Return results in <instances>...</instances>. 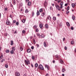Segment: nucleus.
Segmentation results:
<instances>
[{
  "label": "nucleus",
  "instance_id": "nucleus-1",
  "mask_svg": "<svg viewBox=\"0 0 76 76\" xmlns=\"http://www.w3.org/2000/svg\"><path fill=\"white\" fill-rule=\"evenodd\" d=\"M25 63L26 66H28L29 64H30V62L29 60H25Z\"/></svg>",
  "mask_w": 76,
  "mask_h": 76
},
{
  "label": "nucleus",
  "instance_id": "nucleus-2",
  "mask_svg": "<svg viewBox=\"0 0 76 76\" xmlns=\"http://www.w3.org/2000/svg\"><path fill=\"white\" fill-rule=\"evenodd\" d=\"M15 75L16 76H20V73L18 72H15Z\"/></svg>",
  "mask_w": 76,
  "mask_h": 76
},
{
  "label": "nucleus",
  "instance_id": "nucleus-3",
  "mask_svg": "<svg viewBox=\"0 0 76 76\" xmlns=\"http://www.w3.org/2000/svg\"><path fill=\"white\" fill-rule=\"evenodd\" d=\"M6 23L7 25H10V22L8 20H7L6 21Z\"/></svg>",
  "mask_w": 76,
  "mask_h": 76
},
{
  "label": "nucleus",
  "instance_id": "nucleus-4",
  "mask_svg": "<svg viewBox=\"0 0 76 76\" xmlns=\"http://www.w3.org/2000/svg\"><path fill=\"white\" fill-rule=\"evenodd\" d=\"M44 6L45 7V6H47V4H48V3H47V1H45V2H44Z\"/></svg>",
  "mask_w": 76,
  "mask_h": 76
},
{
  "label": "nucleus",
  "instance_id": "nucleus-5",
  "mask_svg": "<svg viewBox=\"0 0 76 76\" xmlns=\"http://www.w3.org/2000/svg\"><path fill=\"white\" fill-rule=\"evenodd\" d=\"M39 66V69H41V70H44V68L42 65H40Z\"/></svg>",
  "mask_w": 76,
  "mask_h": 76
},
{
  "label": "nucleus",
  "instance_id": "nucleus-6",
  "mask_svg": "<svg viewBox=\"0 0 76 76\" xmlns=\"http://www.w3.org/2000/svg\"><path fill=\"white\" fill-rule=\"evenodd\" d=\"M47 19H49L50 20H51V18L50 17V16L49 15L47 17V18L46 19V20H47Z\"/></svg>",
  "mask_w": 76,
  "mask_h": 76
},
{
  "label": "nucleus",
  "instance_id": "nucleus-7",
  "mask_svg": "<svg viewBox=\"0 0 76 76\" xmlns=\"http://www.w3.org/2000/svg\"><path fill=\"white\" fill-rule=\"evenodd\" d=\"M3 58V54L1 53V56H0V60H1Z\"/></svg>",
  "mask_w": 76,
  "mask_h": 76
},
{
  "label": "nucleus",
  "instance_id": "nucleus-8",
  "mask_svg": "<svg viewBox=\"0 0 76 76\" xmlns=\"http://www.w3.org/2000/svg\"><path fill=\"white\" fill-rule=\"evenodd\" d=\"M57 9L59 11L61 10V8L60 7V6L58 5H57Z\"/></svg>",
  "mask_w": 76,
  "mask_h": 76
},
{
  "label": "nucleus",
  "instance_id": "nucleus-9",
  "mask_svg": "<svg viewBox=\"0 0 76 76\" xmlns=\"http://www.w3.org/2000/svg\"><path fill=\"white\" fill-rule=\"evenodd\" d=\"M62 72L63 73H64L66 72V69L64 68H63L62 69Z\"/></svg>",
  "mask_w": 76,
  "mask_h": 76
},
{
  "label": "nucleus",
  "instance_id": "nucleus-10",
  "mask_svg": "<svg viewBox=\"0 0 76 76\" xmlns=\"http://www.w3.org/2000/svg\"><path fill=\"white\" fill-rule=\"evenodd\" d=\"M45 15V12H43L41 14V15L42 16H43V17H44V15Z\"/></svg>",
  "mask_w": 76,
  "mask_h": 76
},
{
  "label": "nucleus",
  "instance_id": "nucleus-11",
  "mask_svg": "<svg viewBox=\"0 0 76 76\" xmlns=\"http://www.w3.org/2000/svg\"><path fill=\"white\" fill-rule=\"evenodd\" d=\"M5 52L6 53H9L10 51H9V50L7 49L5 50Z\"/></svg>",
  "mask_w": 76,
  "mask_h": 76
},
{
  "label": "nucleus",
  "instance_id": "nucleus-12",
  "mask_svg": "<svg viewBox=\"0 0 76 76\" xmlns=\"http://www.w3.org/2000/svg\"><path fill=\"white\" fill-rule=\"evenodd\" d=\"M16 50V48L15 47H13L12 48V50L13 51H15Z\"/></svg>",
  "mask_w": 76,
  "mask_h": 76
},
{
  "label": "nucleus",
  "instance_id": "nucleus-13",
  "mask_svg": "<svg viewBox=\"0 0 76 76\" xmlns=\"http://www.w3.org/2000/svg\"><path fill=\"white\" fill-rule=\"evenodd\" d=\"M60 62L61 64H64V61H63L62 60H60Z\"/></svg>",
  "mask_w": 76,
  "mask_h": 76
},
{
  "label": "nucleus",
  "instance_id": "nucleus-14",
  "mask_svg": "<svg viewBox=\"0 0 76 76\" xmlns=\"http://www.w3.org/2000/svg\"><path fill=\"white\" fill-rule=\"evenodd\" d=\"M58 23H60L59 24L60 27H61V26H62V24H61V22L60 23L59 22V21H58Z\"/></svg>",
  "mask_w": 76,
  "mask_h": 76
},
{
  "label": "nucleus",
  "instance_id": "nucleus-15",
  "mask_svg": "<svg viewBox=\"0 0 76 76\" xmlns=\"http://www.w3.org/2000/svg\"><path fill=\"white\" fill-rule=\"evenodd\" d=\"M29 12V11H28V9H26L25 11V12L26 13H28Z\"/></svg>",
  "mask_w": 76,
  "mask_h": 76
},
{
  "label": "nucleus",
  "instance_id": "nucleus-16",
  "mask_svg": "<svg viewBox=\"0 0 76 76\" xmlns=\"http://www.w3.org/2000/svg\"><path fill=\"white\" fill-rule=\"evenodd\" d=\"M45 27L46 28L48 29V25L47 24H46L45 25Z\"/></svg>",
  "mask_w": 76,
  "mask_h": 76
},
{
  "label": "nucleus",
  "instance_id": "nucleus-17",
  "mask_svg": "<svg viewBox=\"0 0 76 76\" xmlns=\"http://www.w3.org/2000/svg\"><path fill=\"white\" fill-rule=\"evenodd\" d=\"M72 18L73 20H75V17L74 15H72Z\"/></svg>",
  "mask_w": 76,
  "mask_h": 76
},
{
  "label": "nucleus",
  "instance_id": "nucleus-18",
  "mask_svg": "<svg viewBox=\"0 0 76 76\" xmlns=\"http://www.w3.org/2000/svg\"><path fill=\"white\" fill-rule=\"evenodd\" d=\"M37 16H39V12L38 10H37Z\"/></svg>",
  "mask_w": 76,
  "mask_h": 76
},
{
  "label": "nucleus",
  "instance_id": "nucleus-19",
  "mask_svg": "<svg viewBox=\"0 0 76 76\" xmlns=\"http://www.w3.org/2000/svg\"><path fill=\"white\" fill-rule=\"evenodd\" d=\"M45 68H47L48 70H49V67H48V66L47 65H46L45 66Z\"/></svg>",
  "mask_w": 76,
  "mask_h": 76
},
{
  "label": "nucleus",
  "instance_id": "nucleus-20",
  "mask_svg": "<svg viewBox=\"0 0 76 76\" xmlns=\"http://www.w3.org/2000/svg\"><path fill=\"white\" fill-rule=\"evenodd\" d=\"M44 47H46L47 46V44L46 43V42H44Z\"/></svg>",
  "mask_w": 76,
  "mask_h": 76
},
{
  "label": "nucleus",
  "instance_id": "nucleus-21",
  "mask_svg": "<svg viewBox=\"0 0 76 76\" xmlns=\"http://www.w3.org/2000/svg\"><path fill=\"white\" fill-rule=\"evenodd\" d=\"M31 49H28L27 50V53H30L31 51Z\"/></svg>",
  "mask_w": 76,
  "mask_h": 76
},
{
  "label": "nucleus",
  "instance_id": "nucleus-22",
  "mask_svg": "<svg viewBox=\"0 0 76 76\" xmlns=\"http://www.w3.org/2000/svg\"><path fill=\"white\" fill-rule=\"evenodd\" d=\"M31 2H28V6H31Z\"/></svg>",
  "mask_w": 76,
  "mask_h": 76
},
{
  "label": "nucleus",
  "instance_id": "nucleus-23",
  "mask_svg": "<svg viewBox=\"0 0 76 76\" xmlns=\"http://www.w3.org/2000/svg\"><path fill=\"white\" fill-rule=\"evenodd\" d=\"M10 44L11 45H13V40H11V41Z\"/></svg>",
  "mask_w": 76,
  "mask_h": 76
},
{
  "label": "nucleus",
  "instance_id": "nucleus-24",
  "mask_svg": "<svg viewBox=\"0 0 76 76\" xmlns=\"http://www.w3.org/2000/svg\"><path fill=\"white\" fill-rule=\"evenodd\" d=\"M14 4L15 5L16 4V1L15 0H12Z\"/></svg>",
  "mask_w": 76,
  "mask_h": 76
},
{
  "label": "nucleus",
  "instance_id": "nucleus-25",
  "mask_svg": "<svg viewBox=\"0 0 76 76\" xmlns=\"http://www.w3.org/2000/svg\"><path fill=\"white\" fill-rule=\"evenodd\" d=\"M33 41L34 44H35V43H36V42H35V40L34 39H33Z\"/></svg>",
  "mask_w": 76,
  "mask_h": 76
},
{
  "label": "nucleus",
  "instance_id": "nucleus-26",
  "mask_svg": "<svg viewBox=\"0 0 76 76\" xmlns=\"http://www.w3.org/2000/svg\"><path fill=\"white\" fill-rule=\"evenodd\" d=\"M39 27L40 28H41L42 27V24H40L39 25Z\"/></svg>",
  "mask_w": 76,
  "mask_h": 76
},
{
  "label": "nucleus",
  "instance_id": "nucleus-27",
  "mask_svg": "<svg viewBox=\"0 0 76 76\" xmlns=\"http://www.w3.org/2000/svg\"><path fill=\"white\" fill-rule=\"evenodd\" d=\"M55 5L56 7V9H57V3H55Z\"/></svg>",
  "mask_w": 76,
  "mask_h": 76
},
{
  "label": "nucleus",
  "instance_id": "nucleus-28",
  "mask_svg": "<svg viewBox=\"0 0 76 76\" xmlns=\"http://www.w3.org/2000/svg\"><path fill=\"white\" fill-rule=\"evenodd\" d=\"M25 32H26V31H25V30H23L22 31V34H25Z\"/></svg>",
  "mask_w": 76,
  "mask_h": 76
},
{
  "label": "nucleus",
  "instance_id": "nucleus-29",
  "mask_svg": "<svg viewBox=\"0 0 76 76\" xmlns=\"http://www.w3.org/2000/svg\"><path fill=\"white\" fill-rule=\"evenodd\" d=\"M41 37H42V38H44V37H45V35L43 34H42L41 35Z\"/></svg>",
  "mask_w": 76,
  "mask_h": 76
},
{
  "label": "nucleus",
  "instance_id": "nucleus-30",
  "mask_svg": "<svg viewBox=\"0 0 76 76\" xmlns=\"http://www.w3.org/2000/svg\"><path fill=\"white\" fill-rule=\"evenodd\" d=\"M38 64L37 63H36L35 64V66L36 67H38Z\"/></svg>",
  "mask_w": 76,
  "mask_h": 76
},
{
  "label": "nucleus",
  "instance_id": "nucleus-31",
  "mask_svg": "<svg viewBox=\"0 0 76 76\" xmlns=\"http://www.w3.org/2000/svg\"><path fill=\"white\" fill-rule=\"evenodd\" d=\"M75 4H72V7L73 8V7H75Z\"/></svg>",
  "mask_w": 76,
  "mask_h": 76
},
{
  "label": "nucleus",
  "instance_id": "nucleus-32",
  "mask_svg": "<svg viewBox=\"0 0 76 76\" xmlns=\"http://www.w3.org/2000/svg\"><path fill=\"white\" fill-rule=\"evenodd\" d=\"M66 24L68 26H70V23H69L68 22H66Z\"/></svg>",
  "mask_w": 76,
  "mask_h": 76
},
{
  "label": "nucleus",
  "instance_id": "nucleus-33",
  "mask_svg": "<svg viewBox=\"0 0 76 76\" xmlns=\"http://www.w3.org/2000/svg\"><path fill=\"white\" fill-rule=\"evenodd\" d=\"M53 20H56V17H53Z\"/></svg>",
  "mask_w": 76,
  "mask_h": 76
},
{
  "label": "nucleus",
  "instance_id": "nucleus-34",
  "mask_svg": "<svg viewBox=\"0 0 76 76\" xmlns=\"http://www.w3.org/2000/svg\"><path fill=\"white\" fill-rule=\"evenodd\" d=\"M20 51L23 50V48H22V47H20Z\"/></svg>",
  "mask_w": 76,
  "mask_h": 76
},
{
  "label": "nucleus",
  "instance_id": "nucleus-35",
  "mask_svg": "<svg viewBox=\"0 0 76 76\" xmlns=\"http://www.w3.org/2000/svg\"><path fill=\"white\" fill-rule=\"evenodd\" d=\"M10 53L11 54H13V53H14V52H13V50H12L11 51H10Z\"/></svg>",
  "mask_w": 76,
  "mask_h": 76
},
{
  "label": "nucleus",
  "instance_id": "nucleus-36",
  "mask_svg": "<svg viewBox=\"0 0 76 76\" xmlns=\"http://www.w3.org/2000/svg\"><path fill=\"white\" fill-rule=\"evenodd\" d=\"M42 8L40 9L39 10V12H42Z\"/></svg>",
  "mask_w": 76,
  "mask_h": 76
},
{
  "label": "nucleus",
  "instance_id": "nucleus-37",
  "mask_svg": "<svg viewBox=\"0 0 76 76\" xmlns=\"http://www.w3.org/2000/svg\"><path fill=\"white\" fill-rule=\"evenodd\" d=\"M22 22L23 23H25V20L24 19L23 20H22Z\"/></svg>",
  "mask_w": 76,
  "mask_h": 76
},
{
  "label": "nucleus",
  "instance_id": "nucleus-38",
  "mask_svg": "<svg viewBox=\"0 0 76 76\" xmlns=\"http://www.w3.org/2000/svg\"><path fill=\"white\" fill-rule=\"evenodd\" d=\"M5 67H6V68H8V65H7V64H5Z\"/></svg>",
  "mask_w": 76,
  "mask_h": 76
},
{
  "label": "nucleus",
  "instance_id": "nucleus-39",
  "mask_svg": "<svg viewBox=\"0 0 76 76\" xmlns=\"http://www.w3.org/2000/svg\"><path fill=\"white\" fill-rule=\"evenodd\" d=\"M34 16V12H32V16L33 17Z\"/></svg>",
  "mask_w": 76,
  "mask_h": 76
},
{
  "label": "nucleus",
  "instance_id": "nucleus-40",
  "mask_svg": "<svg viewBox=\"0 0 76 76\" xmlns=\"http://www.w3.org/2000/svg\"><path fill=\"white\" fill-rule=\"evenodd\" d=\"M71 44H74V41H72L71 42Z\"/></svg>",
  "mask_w": 76,
  "mask_h": 76
},
{
  "label": "nucleus",
  "instance_id": "nucleus-41",
  "mask_svg": "<svg viewBox=\"0 0 76 76\" xmlns=\"http://www.w3.org/2000/svg\"><path fill=\"white\" fill-rule=\"evenodd\" d=\"M4 60H5L4 59H2L1 61V63H3V62L4 61Z\"/></svg>",
  "mask_w": 76,
  "mask_h": 76
},
{
  "label": "nucleus",
  "instance_id": "nucleus-42",
  "mask_svg": "<svg viewBox=\"0 0 76 76\" xmlns=\"http://www.w3.org/2000/svg\"><path fill=\"white\" fill-rule=\"evenodd\" d=\"M61 0H58V3H60V2H61Z\"/></svg>",
  "mask_w": 76,
  "mask_h": 76
},
{
  "label": "nucleus",
  "instance_id": "nucleus-43",
  "mask_svg": "<svg viewBox=\"0 0 76 76\" xmlns=\"http://www.w3.org/2000/svg\"><path fill=\"white\" fill-rule=\"evenodd\" d=\"M31 48L32 50H34V46H32L31 47Z\"/></svg>",
  "mask_w": 76,
  "mask_h": 76
},
{
  "label": "nucleus",
  "instance_id": "nucleus-44",
  "mask_svg": "<svg viewBox=\"0 0 76 76\" xmlns=\"http://www.w3.org/2000/svg\"><path fill=\"white\" fill-rule=\"evenodd\" d=\"M63 2H62L60 4V5L61 6H63Z\"/></svg>",
  "mask_w": 76,
  "mask_h": 76
},
{
  "label": "nucleus",
  "instance_id": "nucleus-45",
  "mask_svg": "<svg viewBox=\"0 0 76 76\" xmlns=\"http://www.w3.org/2000/svg\"><path fill=\"white\" fill-rule=\"evenodd\" d=\"M55 58H56V60H57V55H56V56H55Z\"/></svg>",
  "mask_w": 76,
  "mask_h": 76
},
{
  "label": "nucleus",
  "instance_id": "nucleus-46",
  "mask_svg": "<svg viewBox=\"0 0 76 76\" xmlns=\"http://www.w3.org/2000/svg\"><path fill=\"white\" fill-rule=\"evenodd\" d=\"M32 58L33 60H34V59H35V57L33 56H32Z\"/></svg>",
  "mask_w": 76,
  "mask_h": 76
},
{
  "label": "nucleus",
  "instance_id": "nucleus-47",
  "mask_svg": "<svg viewBox=\"0 0 76 76\" xmlns=\"http://www.w3.org/2000/svg\"><path fill=\"white\" fill-rule=\"evenodd\" d=\"M16 25L18 26L19 25V23L18 22H17L16 23Z\"/></svg>",
  "mask_w": 76,
  "mask_h": 76
},
{
  "label": "nucleus",
  "instance_id": "nucleus-48",
  "mask_svg": "<svg viewBox=\"0 0 76 76\" xmlns=\"http://www.w3.org/2000/svg\"><path fill=\"white\" fill-rule=\"evenodd\" d=\"M69 11H67L66 12V13L67 14V15H68V14H69Z\"/></svg>",
  "mask_w": 76,
  "mask_h": 76
},
{
  "label": "nucleus",
  "instance_id": "nucleus-49",
  "mask_svg": "<svg viewBox=\"0 0 76 76\" xmlns=\"http://www.w3.org/2000/svg\"><path fill=\"white\" fill-rule=\"evenodd\" d=\"M36 32H38L39 31L38 29V28L36 29Z\"/></svg>",
  "mask_w": 76,
  "mask_h": 76
},
{
  "label": "nucleus",
  "instance_id": "nucleus-50",
  "mask_svg": "<svg viewBox=\"0 0 76 76\" xmlns=\"http://www.w3.org/2000/svg\"><path fill=\"white\" fill-rule=\"evenodd\" d=\"M69 10V7L68 6L67 8V10Z\"/></svg>",
  "mask_w": 76,
  "mask_h": 76
},
{
  "label": "nucleus",
  "instance_id": "nucleus-51",
  "mask_svg": "<svg viewBox=\"0 0 76 76\" xmlns=\"http://www.w3.org/2000/svg\"><path fill=\"white\" fill-rule=\"evenodd\" d=\"M37 36H40V34H39V33H37Z\"/></svg>",
  "mask_w": 76,
  "mask_h": 76
},
{
  "label": "nucleus",
  "instance_id": "nucleus-52",
  "mask_svg": "<svg viewBox=\"0 0 76 76\" xmlns=\"http://www.w3.org/2000/svg\"><path fill=\"white\" fill-rule=\"evenodd\" d=\"M7 8H4V10L5 11H7Z\"/></svg>",
  "mask_w": 76,
  "mask_h": 76
},
{
  "label": "nucleus",
  "instance_id": "nucleus-53",
  "mask_svg": "<svg viewBox=\"0 0 76 76\" xmlns=\"http://www.w3.org/2000/svg\"><path fill=\"white\" fill-rule=\"evenodd\" d=\"M63 5H61V7H60V8H61V9H63Z\"/></svg>",
  "mask_w": 76,
  "mask_h": 76
},
{
  "label": "nucleus",
  "instance_id": "nucleus-54",
  "mask_svg": "<svg viewBox=\"0 0 76 76\" xmlns=\"http://www.w3.org/2000/svg\"><path fill=\"white\" fill-rule=\"evenodd\" d=\"M20 11L21 12H23V10L22 9H21Z\"/></svg>",
  "mask_w": 76,
  "mask_h": 76
},
{
  "label": "nucleus",
  "instance_id": "nucleus-55",
  "mask_svg": "<svg viewBox=\"0 0 76 76\" xmlns=\"http://www.w3.org/2000/svg\"><path fill=\"white\" fill-rule=\"evenodd\" d=\"M10 17L11 18H13V16L12 15H10Z\"/></svg>",
  "mask_w": 76,
  "mask_h": 76
},
{
  "label": "nucleus",
  "instance_id": "nucleus-56",
  "mask_svg": "<svg viewBox=\"0 0 76 76\" xmlns=\"http://www.w3.org/2000/svg\"><path fill=\"white\" fill-rule=\"evenodd\" d=\"M71 30H73V27H72L71 28Z\"/></svg>",
  "mask_w": 76,
  "mask_h": 76
},
{
  "label": "nucleus",
  "instance_id": "nucleus-57",
  "mask_svg": "<svg viewBox=\"0 0 76 76\" xmlns=\"http://www.w3.org/2000/svg\"><path fill=\"white\" fill-rule=\"evenodd\" d=\"M37 48H38V47H39V45H38V44H37Z\"/></svg>",
  "mask_w": 76,
  "mask_h": 76
},
{
  "label": "nucleus",
  "instance_id": "nucleus-58",
  "mask_svg": "<svg viewBox=\"0 0 76 76\" xmlns=\"http://www.w3.org/2000/svg\"><path fill=\"white\" fill-rule=\"evenodd\" d=\"M34 28L35 29H36V28H37V27L36 26H34Z\"/></svg>",
  "mask_w": 76,
  "mask_h": 76
},
{
  "label": "nucleus",
  "instance_id": "nucleus-59",
  "mask_svg": "<svg viewBox=\"0 0 76 76\" xmlns=\"http://www.w3.org/2000/svg\"><path fill=\"white\" fill-rule=\"evenodd\" d=\"M20 5L21 6H22V5H23V4L22 3H20Z\"/></svg>",
  "mask_w": 76,
  "mask_h": 76
},
{
  "label": "nucleus",
  "instance_id": "nucleus-60",
  "mask_svg": "<svg viewBox=\"0 0 76 76\" xmlns=\"http://www.w3.org/2000/svg\"><path fill=\"white\" fill-rule=\"evenodd\" d=\"M13 23H16V20H14L13 21Z\"/></svg>",
  "mask_w": 76,
  "mask_h": 76
},
{
  "label": "nucleus",
  "instance_id": "nucleus-61",
  "mask_svg": "<svg viewBox=\"0 0 76 76\" xmlns=\"http://www.w3.org/2000/svg\"><path fill=\"white\" fill-rule=\"evenodd\" d=\"M46 76H49V75H48V74L47 73L46 75Z\"/></svg>",
  "mask_w": 76,
  "mask_h": 76
},
{
  "label": "nucleus",
  "instance_id": "nucleus-62",
  "mask_svg": "<svg viewBox=\"0 0 76 76\" xmlns=\"http://www.w3.org/2000/svg\"><path fill=\"white\" fill-rule=\"evenodd\" d=\"M64 40H65V38L64 37L63 38V41H64Z\"/></svg>",
  "mask_w": 76,
  "mask_h": 76
},
{
  "label": "nucleus",
  "instance_id": "nucleus-63",
  "mask_svg": "<svg viewBox=\"0 0 76 76\" xmlns=\"http://www.w3.org/2000/svg\"><path fill=\"white\" fill-rule=\"evenodd\" d=\"M67 48L66 47H65V50H67Z\"/></svg>",
  "mask_w": 76,
  "mask_h": 76
},
{
  "label": "nucleus",
  "instance_id": "nucleus-64",
  "mask_svg": "<svg viewBox=\"0 0 76 76\" xmlns=\"http://www.w3.org/2000/svg\"><path fill=\"white\" fill-rule=\"evenodd\" d=\"M27 76V75L26 74H25L24 75H23V76Z\"/></svg>",
  "mask_w": 76,
  "mask_h": 76
}]
</instances>
